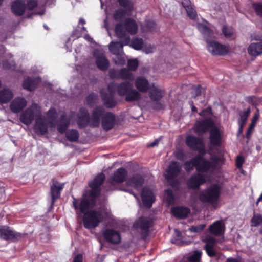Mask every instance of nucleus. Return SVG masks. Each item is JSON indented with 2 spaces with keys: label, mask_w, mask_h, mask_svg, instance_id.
Instances as JSON below:
<instances>
[{
  "label": "nucleus",
  "mask_w": 262,
  "mask_h": 262,
  "mask_svg": "<svg viewBox=\"0 0 262 262\" xmlns=\"http://www.w3.org/2000/svg\"><path fill=\"white\" fill-rule=\"evenodd\" d=\"M163 199L167 202L168 204H171L173 203L174 198L172 191L170 190H166L164 191Z\"/></svg>",
  "instance_id": "nucleus-37"
},
{
  "label": "nucleus",
  "mask_w": 262,
  "mask_h": 262,
  "mask_svg": "<svg viewBox=\"0 0 262 262\" xmlns=\"http://www.w3.org/2000/svg\"><path fill=\"white\" fill-rule=\"evenodd\" d=\"M27 104V100L20 97L15 98L10 103V109L14 113L21 111Z\"/></svg>",
  "instance_id": "nucleus-15"
},
{
  "label": "nucleus",
  "mask_w": 262,
  "mask_h": 262,
  "mask_svg": "<svg viewBox=\"0 0 262 262\" xmlns=\"http://www.w3.org/2000/svg\"><path fill=\"white\" fill-rule=\"evenodd\" d=\"M132 84L129 82H122L119 85H116L115 83H111L108 85V91L109 96L105 94L103 91H101L100 93L104 102L108 107H112L115 105V102L113 99V93L115 90H117V93L120 96H124L126 95L128 92L132 88Z\"/></svg>",
  "instance_id": "nucleus-8"
},
{
  "label": "nucleus",
  "mask_w": 262,
  "mask_h": 262,
  "mask_svg": "<svg viewBox=\"0 0 262 262\" xmlns=\"http://www.w3.org/2000/svg\"><path fill=\"white\" fill-rule=\"evenodd\" d=\"M182 3L185 9L188 8V7L191 6V3L189 0H182Z\"/></svg>",
  "instance_id": "nucleus-53"
},
{
  "label": "nucleus",
  "mask_w": 262,
  "mask_h": 262,
  "mask_svg": "<svg viewBox=\"0 0 262 262\" xmlns=\"http://www.w3.org/2000/svg\"><path fill=\"white\" fill-rule=\"evenodd\" d=\"M70 119L66 118L64 116H62L60 120L58 125V130L60 133L64 132L69 126Z\"/></svg>",
  "instance_id": "nucleus-32"
},
{
  "label": "nucleus",
  "mask_w": 262,
  "mask_h": 262,
  "mask_svg": "<svg viewBox=\"0 0 262 262\" xmlns=\"http://www.w3.org/2000/svg\"><path fill=\"white\" fill-rule=\"evenodd\" d=\"M105 179L103 173L98 174L93 181L89 182V186L91 188V198L87 199L85 195L79 204L78 200L74 199L73 205L77 210L83 214V224L85 228L88 229H94L98 226L103 219L110 216V212L108 210L105 211L91 210L95 203V198L100 191V186Z\"/></svg>",
  "instance_id": "nucleus-1"
},
{
  "label": "nucleus",
  "mask_w": 262,
  "mask_h": 262,
  "mask_svg": "<svg viewBox=\"0 0 262 262\" xmlns=\"http://www.w3.org/2000/svg\"><path fill=\"white\" fill-rule=\"evenodd\" d=\"M63 184H60L56 182L51 186V191L53 203L59 197L60 191L63 189Z\"/></svg>",
  "instance_id": "nucleus-25"
},
{
  "label": "nucleus",
  "mask_w": 262,
  "mask_h": 262,
  "mask_svg": "<svg viewBox=\"0 0 262 262\" xmlns=\"http://www.w3.org/2000/svg\"><path fill=\"white\" fill-rule=\"evenodd\" d=\"M200 93V89L199 88H197V90H196V96H198Z\"/></svg>",
  "instance_id": "nucleus-62"
},
{
  "label": "nucleus",
  "mask_w": 262,
  "mask_h": 262,
  "mask_svg": "<svg viewBox=\"0 0 262 262\" xmlns=\"http://www.w3.org/2000/svg\"><path fill=\"white\" fill-rule=\"evenodd\" d=\"M79 24H82V25H84L85 24V21L84 19H82V18H80L79 19Z\"/></svg>",
  "instance_id": "nucleus-59"
},
{
  "label": "nucleus",
  "mask_w": 262,
  "mask_h": 262,
  "mask_svg": "<svg viewBox=\"0 0 262 262\" xmlns=\"http://www.w3.org/2000/svg\"><path fill=\"white\" fill-rule=\"evenodd\" d=\"M252 226H258L262 225V216L259 214H255L251 220Z\"/></svg>",
  "instance_id": "nucleus-39"
},
{
  "label": "nucleus",
  "mask_w": 262,
  "mask_h": 262,
  "mask_svg": "<svg viewBox=\"0 0 262 262\" xmlns=\"http://www.w3.org/2000/svg\"><path fill=\"white\" fill-rule=\"evenodd\" d=\"M13 93L9 89H4L0 91V103H7L13 98Z\"/></svg>",
  "instance_id": "nucleus-28"
},
{
  "label": "nucleus",
  "mask_w": 262,
  "mask_h": 262,
  "mask_svg": "<svg viewBox=\"0 0 262 262\" xmlns=\"http://www.w3.org/2000/svg\"><path fill=\"white\" fill-rule=\"evenodd\" d=\"M119 77L123 79H128L132 80L133 79V74L126 69H123L119 72Z\"/></svg>",
  "instance_id": "nucleus-35"
},
{
  "label": "nucleus",
  "mask_w": 262,
  "mask_h": 262,
  "mask_svg": "<svg viewBox=\"0 0 262 262\" xmlns=\"http://www.w3.org/2000/svg\"><path fill=\"white\" fill-rule=\"evenodd\" d=\"M102 118V126L104 129H111L114 125L115 117L114 115L110 112L104 113V110L102 107L95 108L90 119L88 111L84 108H81L78 116V124L80 127H83L87 124L93 127H97L100 124V118Z\"/></svg>",
  "instance_id": "nucleus-4"
},
{
  "label": "nucleus",
  "mask_w": 262,
  "mask_h": 262,
  "mask_svg": "<svg viewBox=\"0 0 262 262\" xmlns=\"http://www.w3.org/2000/svg\"><path fill=\"white\" fill-rule=\"evenodd\" d=\"M136 88L141 92H146L149 90V83L148 81L144 77H138L135 82Z\"/></svg>",
  "instance_id": "nucleus-23"
},
{
  "label": "nucleus",
  "mask_w": 262,
  "mask_h": 262,
  "mask_svg": "<svg viewBox=\"0 0 262 262\" xmlns=\"http://www.w3.org/2000/svg\"><path fill=\"white\" fill-rule=\"evenodd\" d=\"M120 5L123 7L125 10L119 9L115 12L114 18L116 20H121L126 16H130V12L133 9V5L128 0H118Z\"/></svg>",
  "instance_id": "nucleus-10"
},
{
  "label": "nucleus",
  "mask_w": 262,
  "mask_h": 262,
  "mask_svg": "<svg viewBox=\"0 0 262 262\" xmlns=\"http://www.w3.org/2000/svg\"><path fill=\"white\" fill-rule=\"evenodd\" d=\"M116 63L118 64L123 65L125 63V60L124 59L121 58L119 61H116Z\"/></svg>",
  "instance_id": "nucleus-55"
},
{
  "label": "nucleus",
  "mask_w": 262,
  "mask_h": 262,
  "mask_svg": "<svg viewBox=\"0 0 262 262\" xmlns=\"http://www.w3.org/2000/svg\"><path fill=\"white\" fill-rule=\"evenodd\" d=\"M202 252L195 251L189 257L190 261L192 262H198L201 258Z\"/></svg>",
  "instance_id": "nucleus-40"
},
{
  "label": "nucleus",
  "mask_w": 262,
  "mask_h": 262,
  "mask_svg": "<svg viewBox=\"0 0 262 262\" xmlns=\"http://www.w3.org/2000/svg\"><path fill=\"white\" fill-rule=\"evenodd\" d=\"M222 190V186L219 183H214L201 191L198 195L199 200L203 203L211 204L214 208L219 207L218 200Z\"/></svg>",
  "instance_id": "nucleus-7"
},
{
  "label": "nucleus",
  "mask_w": 262,
  "mask_h": 262,
  "mask_svg": "<svg viewBox=\"0 0 262 262\" xmlns=\"http://www.w3.org/2000/svg\"><path fill=\"white\" fill-rule=\"evenodd\" d=\"M186 143L190 148L195 150H198L200 153L199 156L203 158L201 155L204 154L205 151L204 148V143L201 139L193 136L190 135L187 137Z\"/></svg>",
  "instance_id": "nucleus-11"
},
{
  "label": "nucleus",
  "mask_w": 262,
  "mask_h": 262,
  "mask_svg": "<svg viewBox=\"0 0 262 262\" xmlns=\"http://www.w3.org/2000/svg\"><path fill=\"white\" fill-rule=\"evenodd\" d=\"M177 158L178 159H181V160H184L183 159H181V158L179 157V154H178V155H177Z\"/></svg>",
  "instance_id": "nucleus-64"
},
{
  "label": "nucleus",
  "mask_w": 262,
  "mask_h": 262,
  "mask_svg": "<svg viewBox=\"0 0 262 262\" xmlns=\"http://www.w3.org/2000/svg\"><path fill=\"white\" fill-rule=\"evenodd\" d=\"M254 7L257 14L258 15L262 16V5L260 4H254Z\"/></svg>",
  "instance_id": "nucleus-48"
},
{
  "label": "nucleus",
  "mask_w": 262,
  "mask_h": 262,
  "mask_svg": "<svg viewBox=\"0 0 262 262\" xmlns=\"http://www.w3.org/2000/svg\"><path fill=\"white\" fill-rule=\"evenodd\" d=\"M40 79L37 78H27L23 83V86L25 89L29 91L34 90L38 85Z\"/></svg>",
  "instance_id": "nucleus-27"
},
{
  "label": "nucleus",
  "mask_w": 262,
  "mask_h": 262,
  "mask_svg": "<svg viewBox=\"0 0 262 262\" xmlns=\"http://www.w3.org/2000/svg\"><path fill=\"white\" fill-rule=\"evenodd\" d=\"M222 31L226 37H231L234 33L233 28L232 27L227 26H224L223 28Z\"/></svg>",
  "instance_id": "nucleus-42"
},
{
  "label": "nucleus",
  "mask_w": 262,
  "mask_h": 262,
  "mask_svg": "<svg viewBox=\"0 0 262 262\" xmlns=\"http://www.w3.org/2000/svg\"><path fill=\"white\" fill-rule=\"evenodd\" d=\"M25 4L24 2L17 0L14 1L11 6L13 13L16 15H21L25 10Z\"/></svg>",
  "instance_id": "nucleus-24"
},
{
  "label": "nucleus",
  "mask_w": 262,
  "mask_h": 262,
  "mask_svg": "<svg viewBox=\"0 0 262 262\" xmlns=\"http://www.w3.org/2000/svg\"><path fill=\"white\" fill-rule=\"evenodd\" d=\"M125 30L131 34H135L138 30L136 22L133 19H126L125 21Z\"/></svg>",
  "instance_id": "nucleus-29"
},
{
  "label": "nucleus",
  "mask_w": 262,
  "mask_h": 262,
  "mask_svg": "<svg viewBox=\"0 0 262 262\" xmlns=\"http://www.w3.org/2000/svg\"><path fill=\"white\" fill-rule=\"evenodd\" d=\"M181 166L177 162H172L165 172V176L167 181L170 183L180 173Z\"/></svg>",
  "instance_id": "nucleus-13"
},
{
  "label": "nucleus",
  "mask_w": 262,
  "mask_h": 262,
  "mask_svg": "<svg viewBox=\"0 0 262 262\" xmlns=\"http://www.w3.org/2000/svg\"><path fill=\"white\" fill-rule=\"evenodd\" d=\"M244 162V158L241 156H238L236 159V164L238 168H241Z\"/></svg>",
  "instance_id": "nucleus-47"
},
{
  "label": "nucleus",
  "mask_w": 262,
  "mask_h": 262,
  "mask_svg": "<svg viewBox=\"0 0 262 262\" xmlns=\"http://www.w3.org/2000/svg\"><path fill=\"white\" fill-rule=\"evenodd\" d=\"M194 167L199 173L192 176L188 181L187 185L189 188L196 189L210 180V174L215 169V165L213 162L197 156L184 163L186 171L192 170Z\"/></svg>",
  "instance_id": "nucleus-3"
},
{
  "label": "nucleus",
  "mask_w": 262,
  "mask_h": 262,
  "mask_svg": "<svg viewBox=\"0 0 262 262\" xmlns=\"http://www.w3.org/2000/svg\"><path fill=\"white\" fill-rule=\"evenodd\" d=\"M66 136L68 140L74 142L78 139L79 133L76 130H71L67 133Z\"/></svg>",
  "instance_id": "nucleus-36"
},
{
  "label": "nucleus",
  "mask_w": 262,
  "mask_h": 262,
  "mask_svg": "<svg viewBox=\"0 0 262 262\" xmlns=\"http://www.w3.org/2000/svg\"><path fill=\"white\" fill-rule=\"evenodd\" d=\"M259 110L258 108H256V112L255 113L254 115H253V116L252 118L251 124L255 125L256 124V122L259 118Z\"/></svg>",
  "instance_id": "nucleus-46"
},
{
  "label": "nucleus",
  "mask_w": 262,
  "mask_h": 262,
  "mask_svg": "<svg viewBox=\"0 0 262 262\" xmlns=\"http://www.w3.org/2000/svg\"><path fill=\"white\" fill-rule=\"evenodd\" d=\"M21 235L11 230L9 227L4 226L0 228V238L6 240H15L20 238Z\"/></svg>",
  "instance_id": "nucleus-14"
},
{
  "label": "nucleus",
  "mask_w": 262,
  "mask_h": 262,
  "mask_svg": "<svg viewBox=\"0 0 262 262\" xmlns=\"http://www.w3.org/2000/svg\"><path fill=\"white\" fill-rule=\"evenodd\" d=\"M115 32L119 38L124 37V40L121 42H111L109 45V50L114 54L121 55L123 53V45H126L129 43L130 37L126 35V31L123 29L122 26L120 24L116 26Z\"/></svg>",
  "instance_id": "nucleus-9"
},
{
  "label": "nucleus",
  "mask_w": 262,
  "mask_h": 262,
  "mask_svg": "<svg viewBox=\"0 0 262 262\" xmlns=\"http://www.w3.org/2000/svg\"><path fill=\"white\" fill-rule=\"evenodd\" d=\"M149 224L150 223L148 219L144 217H141L135 222L134 227L136 228H139L142 229H145L149 227Z\"/></svg>",
  "instance_id": "nucleus-31"
},
{
  "label": "nucleus",
  "mask_w": 262,
  "mask_h": 262,
  "mask_svg": "<svg viewBox=\"0 0 262 262\" xmlns=\"http://www.w3.org/2000/svg\"><path fill=\"white\" fill-rule=\"evenodd\" d=\"M126 100L127 101H136L140 98V94L136 90H129L126 95Z\"/></svg>",
  "instance_id": "nucleus-34"
},
{
  "label": "nucleus",
  "mask_w": 262,
  "mask_h": 262,
  "mask_svg": "<svg viewBox=\"0 0 262 262\" xmlns=\"http://www.w3.org/2000/svg\"><path fill=\"white\" fill-rule=\"evenodd\" d=\"M251 37L252 39L260 40L259 42L251 43L248 48V52L250 55L256 56L262 53V35L253 34Z\"/></svg>",
  "instance_id": "nucleus-12"
},
{
  "label": "nucleus",
  "mask_w": 262,
  "mask_h": 262,
  "mask_svg": "<svg viewBox=\"0 0 262 262\" xmlns=\"http://www.w3.org/2000/svg\"><path fill=\"white\" fill-rule=\"evenodd\" d=\"M210 233L215 236H220L224 234L225 225L222 221H217L209 227Z\"/></svg>",
  "instance_id": "nucleus-21"
},
{
  "label": "nucleus",
  "mask_w": 262,
  "mask_h": 262,
  "mask_svg": "<svg viewBox=\"0 0 262 262\" xmlns=\"http://www.w3.org/2000/svg\"><path fill=\"white\" fill-rule=\"evenodd\" d=\"M199 115L204 118V120L198 121L194 127V132L198 134H202L206 132L210 127V139L211 143L214 145H219L221 142L222 130L214 125L213 120L211 118V110L210 108L203 110Z\"/></svg>",
  "instance_id": "nucleus-5"
},
{
  "label": "nucleus",
  "mask_w": 262,
  "mask_h": 262,
  "mask_svg": "<svg viewBox=\"0 0 262 262\" xmlns=\"http://www.w3.org/2000/svg\"><path fill=\"white\" fill-rule=\"evenodd\" d=\"M143 183V178L139 175H136L129 180L127 182V185L136 189H138L142 185Z\"/></svg>",
  "instance_id": "nucleus-30"
},
{
  "label": "nucleus",
  "mask_w": 262,
  "mask_h": 262,
  "mask_svg": "<svg viewBox=\"0 0 262 262\" xmlns=\"http://www.w3.org/2000/svg\"><path fill=\"white\" fill-rule=\"evenodd\" d=\"M14 66V63L12 60H10V62L5 61L3 63V67L6 69L13 68Z\"/></svg>",
  "instance_id": "nucleus-52"
},
{
  "label": "nucleus",
  "mask_w": 262,
  "mask_h": 262,
  "mask_svg": "<svg viewBox=\"0 0 262 262\" xmlns=\"http://www.w3.org/2000/svg\"><path fill=\"white\" fill-rule=\"evenodd\" d=\"M143 43V42L142 39L136 38L132 41L130 46L135 50H139L142 48Z\"/></svg>",
  "instance_id": "nucleus-38"
},
{
  "label": "nucleus",
  "mask_w": 262,
  "mask_h": 262,
  "mask_svg": "<svg viewBox=\"0 0 262 262\" xmlns=\"http://www.w3.org/2000/svg\"><path fill=\"white\" fill-rule=\"evenodd\" d=\"M115 72H116V71L114 70H111L110 71V76L112 78H114L115 77V75H114V73H115Z\"/></svg>",
  "instance_id": "nucleus-57"
},
{
  "label": "nucleus",
  "mask_w": 262,
  "mask_h": 262,
  "mask_svg": "<svg viewBox=\"0 0 262 262\" xmlns=\"http://www.w3.org/2000/svg\"><path fill=\"white\" fill-rule=\"evenodd\" d=\"M192 110L193 112H196L197 111V108L194 106L192 107Z\"/></svg>",
  "instance_id": "nucleus-63"
},
{
  "label": "nucleus",
  "mask_w": 262,
  "mask_h": 262,
  "mask_svg": "<svg viewBox=\"0 0 262 262\" xmlns=\"http://www.w3.org/2000/svg\"><path fill=\"white\" fill-rule=\"evenodd\" d=\"M243 126H244V125H242V126H239L238 132H239V133H241V132H242Z\"/></svg>",
  "instance_id": "nucleus-60"
},
{
  "label": "nucleus",
  "mask_w": 262,
  "mask_h": 262,
  "mask_svg": "<svg viewBox=\"0 0 262 262\" xmlns=\"http://www.w3.org/2000/svg\"><path fill=\"white\" fill-rule=\"evenodd\" d=\"M37 5L36 0H29L27 3V7L29 9H32L34 8Z\"/></svg>",
  "instance_id": "nucleus-49"
},
{
  "label": "nucleus",
  "mask_w": 262,
  "mask_h": 262,
  "mask_svg": "<svg viewBox=\"0 0 262 262\" xmlns=\"http://www.w3.org/2000/svg\"><path fill=\"white\" fill-rule=\"evenodd\" d=\"M73 262H82V256L81 254L77 255L74 258Z\"/></svg>",
  "instance_id": "nucleus-54"
},
{
  "label": "nucleus",
  "mask_w": 262,
  "mask_h": 262,
  "mask_svg": "<svg viewBox=\"0 0 262 262\" xmlns=\"http://www.w3.org/2000/svg\"><path fill=\"white\" fill-rule=\"evenodd\" d=\"M143 50L145 53L149 54L152 53L155 50V48L154 46L149 45L144 47Z\"/></svg>",
  "instance_id": "nucleus-45"
},
{
  "label": "nucleus",
  "mask_w": 262,
  "mask_h": 262,
  "mask_svg": "<svg viewBox=\"0 0 262 262\" xmlns=\"http://www.w3.org/2000/svg\"><path fill=\"white\" fill-rule=\"evenodd\" d=\"M205 227V224H201L194 226L189 228V231L191 232L199 233L201 232Z\"/></svg>",
  "instance_id": "nucleus-44"
},
{
  "label": "nucleus",
  "mask_w": 262,
  "mask_h": 262,
  "mask_svg": "<svg viewBox=\"0 0 262 262\" xmlns=\"http://www.w3.org/2000/svg\"><path fill=\"white\" fill-rule=\"evenodd\" d=\"M157 144V141H155V142H154L153 143H152L149 145V146H150V147H154V146H155Z\"/></svg>",
  "instance_id": "nucleus-61"
},
{
  "label": "nucleus",
  "mask_w": 262,
  "mask_h": 262,
  "mask_svg": "<svg viewBox=\"0 0 262 262\" xmlns=\"http://www.w3.org/2000/svg\"><path fill=\"white\" fill-rule=\"evenodd\" d=\"M94 56L96 58V64L99 69L101 70L107 69L108 67V61L104 57L102 52H99L96 50L94 52Z\"/></svg>",
  "instance_id": "nucleus-22"
},
{
  "label": "nucleus",
  "mask_w": 262,
  "mask_h": 262,
  "mask_svg": "<svg viewBox=\"0 0 262 262\" xmlns=\"http://www.w3.org/2000/svg\"><path fill=\"white\" fill-rule=\"evenodd\" d=\"M127 176L126 170L123 168H118L113 174L110 179V183L112 184L123 182Z\"/></svg>",
  "instance_id": "nucleus-19"
},
{
  "label": "nucleus",
  "mask_w": 262,
  "mask_h": 262,
  "mask_svg": "<svg viewBox=\"0 0 262 262\" xmlns=\"http://www.w3.org/2000/svg\"><path fill=\"white\" fill-rule=\"evenodd\" d=\"M204 241L206 243L204 248L207 254L210 257L214 256L216 255L215 250L216 244V239L210 236H208L204 239Z\"/></svg>",
  "instance_id": "nucleus-18"
},
{
  "label": "nucleus",
  "mask_w": 262,
  "mask_h": 262,
  "mask_svg": "<svg viewBox=\"0 0 262 262\" xmlns=\"http://www.w3.org/2000/svg\"><path fill=\"white\" fill-rule=\"evenodd\" d=\"M104 239L112 244H118L121 241L120 233L113 229H107L103 233Z\"/></svg>",
  "instance_id": "nucleus-16"
},
{
  "label": "nucleus",
  "mask_w": 262,
  "mask_h": 262,
  "mask_svg": "<svg viewBox=\"0 0 262 262\" xmlns=\"http://www.w3.org/2000/svg\"><path fill=\"white\" fill-rule=\"evenodd\" d=\"M84 38L89 41H91L92 40V39L88 35H85Z\"/></svg>",
  "instance_id": "nucleus-58"
},
{
  "label": "nucleus",
  "mask_w": 262,
  "mask_h": 262,
  "mask_svg": "<svg viewBox=\"0 0 262 262\" xmlns=\"http://www.w3.org/2000/svg\"><path fill=\"white\" fill-rule=\"evenodd\" d=\"M194 25L197 27L199 30L206 39L207 49L212 55H224L228 52L229 49L228 47L223 45L216 41H209L208 40V38L213 37V33L209 27L207 21L205 20H202L199 22H195Z\"/></svg>",
  "instance_id": "nucleus-6"
},
{
  "label": "nucleus",
  "mask_w": 262,
  "mask_h": 262,
  "mask_svg": "<svg viewBox=\"0 0 262 262\" xmlns=\"http://www.w3.org/2000/svg\"><path fill=\"white\" fill-rule=\"evenodd\" d=\"M36 117V123L34 129L38 134L44 135L47 133V123L50 126L54 127L56 125L57 113L54 108H51L47 114V118H43L41 115L40 107L36 104H33L20 116V120L26 125H29Z\"/></svg>",
  "instance_id": "nucleus-2"
},
{
  "label": "nucleus",
  "mask_w": 262,
  "mask_h": 262,
  "mask_svg": "<svg viewBox=\"0 0 262 262\" xmlns=\"http://www.w3.org/2000/svg\"><path fill=\"white\" fill-rule=\"evenodd\" d=\"M255 126V125L250 124V125L247 131V133H246V137L247 138H248V139L250 138L252 133H253V130H254Z\"/></svg>",
  "instance_id": "nucleus-50"
},
{
  "label": "nucleus",
  "mask_w": 262,
  "mask_h": 262,
  "mask_svg": "<svg viewBox=\"0 0 262 262\" xmlns=\"http://www.w3.org/2000/svg\"><path fill=\"white\" fill-rule=\"evenodd\" d=\"M94 99V100H95L96 99V96L94 95H90L88 97V102H90V99Z\"/></svg>",
  "instance_id": "nucleus-56"
},
{
  "label": "nucleus",
  "mask_w": 262,
  "mask_h": 262,
  "mask_svg": "<svg viewBox=\"0 0 262 262\" xmlns=\"http://www.w3.org/2000/svg\"><path fill=\"white\" fill-rule=\"evenodd\" d=\"M128 68L132 71H135L138 66V62L137 59H131L128 61Z\"/></svg>",
  "instance_id": "nucleus-43"
},
{
  "label": "nucleus",
  "mask_w": 262,
  "mask_h": 262,
  "mask_svg": "<svg viewBox=\"0 0 262 262\" xmlns=\"http://www.w3.org/2000/svg\"><path fill=\"white\" fill-rule=\"evenodd\" d=\"M172 214L178 218H184L190 213V210L184 207H173L171 209Z\"/></svg>",
  "instance_id": "nucleus-26"
},
{
  "label": "nucleus",
  "mask_w": 262,
  "mask_h": 262,
  "mask_svg": "<svg viewBox=\"0 0 262 262\" xmlns=\"http://www.w3.org/2000/svg\"><path fill=\"white\" fill-rule=\"evenodd\" d=\"M185 10L190 18L195 20L196 18V13L195 10L192 8V6L188 7V8H186Z\"/></svg>",
  "instance_id": "nucleus-41"
},
{
  "label": "nucleus",
  "mask_w": 262,
  "mask_h": 262,
  "mask_svg": "<svg viewBox=\"0 0 262 262\" xmlns=\"http://www.w3.org/2000/svg\"><path fill=\"white\" fill-rule=\"evenodd\" d=\"M141 197L144 205L150 208L155 201V195L152 191L148 187H144L141 193Z\"/></svg>",
  "instance_id": "nucleus-17"
},
{
  "label": "nucleus",
  "mask_w": 262,
  "mask_h": 262,
  "mask_svg": "<svg viewBox=\"0 0 262 262\" xmlns=\"http://www.w3.org/2000/svg\"><path fill=\"white\" fill-rule=\"evenodd\" d=\"M250 108L248 107L247 109H246L239 114V118L238 121L239 126H242L245 125L250 114Z\"/></svg>",
  "instance_id": "nucleus-33"
},
{
  "label": "nucleus",
  "mask_w": 262,
  "mask_h": 262,
  "mask_svg": "<svg viewBox=\"0 0 262 262\" xmlns=\"http://www.w3.org/2000/svg\"><path fill=\"white\" fill-rule=\"evenodd\" d=\"M146 27H147V30L149 31H153L154 30V29L156 27V24L153 21H148L146 24Z\"/></svg>",
  "instance_id": "nucleus-51"
},
{
  "label": "nucleus",
  "mask_w": 262,
  "mask_h": 262,
  "mask_svg": "<svg viewBox=\"0 0 262 262\" xmlns=\"http://www.w3.org/2000/svg\"><path fill=\"white\" fill-rule=\"evenodd\" d=\"M149 95L153 101L160 100L164 95V92L158 85L153 83L150 87Z\"/></svg>",
  "instance_id": "nucleus-20"
}]
</instances>
